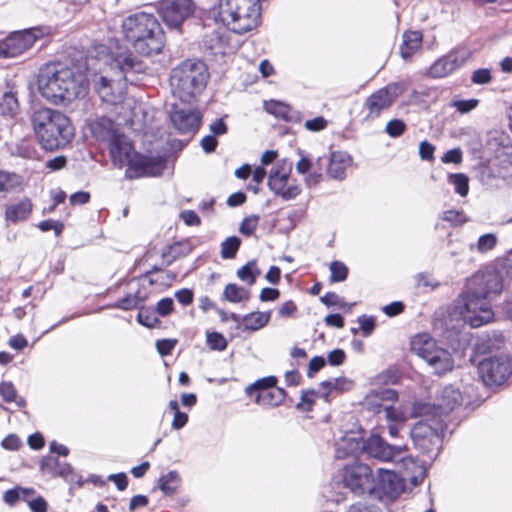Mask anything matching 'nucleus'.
Listing matches in <instances>:
<instances>
[{
    "label": "nucleus",
    "mask_w": 512,
    "mask_h": 512,
    "mask_svg": "<svg viewBox=\"0 0 512 512\" xmlns=\"http://www.w3.org/2000/svg\"><path fill=\"white\" fill-rule=\"evenodd\" d=\"M170 119L180 133L187 134L195 133L198 130L202 115L198 110L184 109L173 105L170 110Z\"/></svg>",
    "instance_id": "nucleus-20"
},
{
    "label": "nucleus",
    "mask_w": 512,
    "mask_h": 512,
    "mask_svg": "<svg viewBox=\"0 0 512 512\" xmlns=\"http://www.w3.org/2000/svg\"><path fill=\"white\" fill-rule=\"evenodd\" d=\"M479 104V100L477 99H467V100H453L450 104L451 107L456 108L458 112L461 114L469 113L474 110Z\"/></svg>",
    "instance_id": "nucleus-51"
},
{
    "label": "nucleus",
    "mask_w": 512,
    "mask_h": 512,
    "mask_svg": "<svg viewBox=\"0 0 512 512\" xmlns=\"http://www.w3.org/2000/svg\"><path fill=\"white\" fill-rule=\"evenodd\" d=\"M223 297L231 303L246 302L250 298V291L245 287L230 283L224 288Z\"/></svg>",
    "instance_id": "nucleus-36"
},
{
    "label": "nucleus",
    "mask_w": 512,
    "mask_h": 512,
    "mask_svg": "<svg viewBox=\"0 0 512 512\" xmlns=\"http://www.w3.org/2000/svg\"><path fill=\"white\" fill-rule=\"evenodd\" d=\"M491 73L489 69L483 68L475 70L472 74L471 81L474 84H487L491 81Z\"/></svg>",
    "instance_id": "nucleus-57"
},
{
    "label": "nucleus",
    "mask_w": 512,
    "mask_h": 512,
    "mask_svg": "<svg viewBox=\"0 0 512 512\" xmlns=\"http://www.w3.org/2000/svg\"><path fill=\"white\" fill-rule=\"evenodd\" d=\"M363 451L376 460L393 462L405 471L415 466V459L407 454V445H391L376 434H372L364 441Z\"/></svg>",
    "instance_id": "nucleus-10"
},
{
    "label": "nucleus",
    "mask_w": 512,
    "mask_h": 512,
    "mask_svg": "<svg viewBox=\"0 0 512 512\" xmlns=\"http://www.w3.org/2000/svg\"><path fill=\"white\" fill-rule=\"evenodd\" d=\"M343 485L355 495H362L375 489L371 468L363 463L354 462L342 470Z\"/></svg>",
    "instance_id": "nucleus-15"
},
{
    "label": "nucleus",
    "mask_w": 512,
    "mask_h": 512,
    "mask_svg": "<svg viewBox=\"0 0 512 512\" xmlns=\"http://www.w3.org/2000/svg\"><path fill=\"white\" fill-rule=\"evenodd\" d=\"M377 488L390 498L398 497L404 490V482L397 473L390 470H378Z\"/></svg>",
    "instance_id": "nucleus-24"
},
{
    "label": "nucleus",
    "mask_w": 512,
    "mask_h": 512,
    "mask_svg": "<svg viewBox=\"0 0 512 512\" xmlns=\"http://www.w3.org/2000/svg\"><path fill=\"white\" fill-rule=\"evenodd\" d=\"M469 285V290L463 296L460 314L465 323L477 328L493 320L490 300L503 291V279L500 272L487 268L477 272Z\"/></svg>",
    "instance_id": "nucleus-2"
},
{
    "label": "nucleus",
    "mask_w": 512,
    "mask_h": 512,
    "mask_svg": "<svg viewBox=\"0 0 512 512\" xmlns=\"http://www.w3.org/2000/svg\"><path fill=\"white\" fill-rule=\"evenodd\" d=\"M194 11L192 0H162L159 5L161 18L172 28H179Z\"/></svg>",
    "instance_id": "nucleus-16"
},
{
    "label": "nucleus",
    "mask_w": 512,
    "mask_h": 512,
    "mask_svg": "<svg viewBox=\"0 0 512 512\" xmlns=\"http://www.w3.org/2000/svg\"><path fill=\"white\" fill-rule=\"evenodd\" d=\"M209 79L206 64L198 59H187L174 67L170 74L173 95L190 103L204 91Z\"/></svg>",
    "instance_id": "nucleus-6"
},
{
    "label": "nucleus",
    "mask_w": 512,
    "mask_h": 512,
    "mask_svg": "<svg viewBox=\"0 0 512 512\" xmlns=\"http://www.w3.org/2000/svg\"><path fill=\"white\" fill-rule=\"evenodd\" d=\"M497 236L493 233L481 235L475 245H471L470 249H476L479 253H487L493 250L497 245Z\"/></svg>",
    "instance_id": "nucleus-39"
},
{
    "label": "nucleus",
    "mask_w": 512,
    "mask_h": 512,
    "mask_svg": "<svg viewBox=\"0 0 512 512\" xmlns=\"http://www.w3.org/2000/svg\"><path fill=\"white\" fill-rule=\"evenodd\" d=\"M435 147L428 141H422L419 145V155L422 160L433 161L434 160Z\"/></svg>",
    "instance_id": "nucleus-59"
},
{
    "label": "nucleus",
    "mask_w": 512,
    "mask_h": 512,
    "mask_svg": "<svg viewBox=\"0 0 512 512\" xmlns=\"http://www.w3.org/2000/svg\"><path fill=\"white\" fill-rule=\"evenodd\" d=\"M259 219L260 218L257 215H251L244 218L240 224L239 232L245 236L253 235L258 226Z\"/></svg>",
    "instance_id": "nucleus-49"
},
{
    "label": "nucleus",
    "mask_w": 512,
    "mask_h": 512,
    "mask_svg": "<svg viewBox=\"0 0 512 512\" xmlns=\"http://www.w3.org/2000/svg\"><path fill=\"white\" fill-rule=\"evenodd\" d=\"M18 109V100L13 93H5L0 102L2 115H13Z\"/></svg>",
    "instance_id": "nucleus-43"
},
{
    "label": "nucleus",
    "mask_w": 512,
    "mask_h": 512,
    "mask_svg": "<svg viewBox=\"0 0 512 512\" xmlns=\"http://www.w3.org/2000/svg\"><path fill=\"white\" fill-rule=\"evenodd\" d=\"M0 396L7 403L14 402L18 408L26 406L25 399L18 396L17 389L11 381H2L0 383Z\"/></svg>",
    "instance_id": "nucleus-35"
},
{
    "label": "nucleus",
    "mask_w": 512,
    "mask_h": 512,
    "mask_svg": "<svg viewBox=\"0 0 512 512\" xmlns=\"http://www.w3.org/2000/svg\"><path fill=\"white\" fill-rule=\"evenodd\" d=\"M327 120L319 116L311 120H307L304 124L305 128L309 131L318 132L327 127Z\"/></svg>",
    "instance_id": "nucleus-60"
},
{
    "label": "nucleus",
    "mask_w": 512,
    "mask_h": 512,
    "mask_svg": "<svg viewBox=\"0 0 512 512\" xmlns=\"http://www.w3.org/2000/svg\"><path fill=\"white\" fill-rule=\"evenodd\" d=\"M141 301L142 299L139 297L138 293L128 294L117 300L112 307L121 310H132L137 308Z\"/></svg>",
    "instance_id": "nucleus-44"
},
{
    "label": "nucleus",
    "mask_w": 512,
    "mask_h": 512,
    "mask_svg": "<svg viewBox=\"0 0 512 512\" xmlns=\"http://www.w3.org/2000/svg\"><path fill=\"white\" fill-rule=\"evenodd\" d=\"M441 219L454 226H460L468 221V218L462 211L447 210L441 215Z\"/></svg>",
    "instance_id": "nucleus-47"
},
{
    "label": "nucleus",
    "mask_w": 512,
    "mask_h": 512,
    "mask_svg": "<svg viewBox=\"0 0 512 512\" xmlns=\"http://www.w3.org/2000/svg\"><path fill=\"white\" fill-rule=\"evenodd\" d=\"M108 147L112 163L119 168L127 166L136 153L131 141L122 132L108 142Z\"/></svg>",
    "instance_id": "nucleus-22"
},
{
    "label": "nucleus",
    "mask_w": 512,
    "mask_h": 512,
    "mask_svg": "<svg viewBox=\"0 0 512 512\" xmlns=\"http://www.w3.org/2000/svg\"><path fill=\"white\" fill-rule=\"evenodd\" d=\"M358 322L364 336H369L375 328V319L373 317L362 315L358 318Z\"/></svg>",
    "instance_id": "nucleus-61"
},
{
    "label": "nucleus",
    "mask_w": 512,
    "mask_h": 512,
    "mask_svg": "<svg viewBox=\"0 0 512 512\" xmlns=\"http://www.w3.org/2000/svg\"><path fill=\"white\" fill-rule=\"evenodd\" d=\"M469 51L459 49L439 58L429 68L428 74L433 78L446 77L460 68L469 58Z\"/></svg>",
    "instance_id": "nucleus-19"
},
{
    "label": "nucleus",
    "mask_w": 512,
    "mask_h": 512,
    "mask_svg": "<svg viewBox=\"0 0 512 512\" xmlns=\"http://www.w3.org/2000/svg\"><path fill=\"white\" fill-rule=\"evenodd\" d=\"M291 172L292 163L281 160L270 170L268 177L270 190L286 201L295 199L302 191L297 180L290 177Z\"/></svg>",
    "instance_id": "nucleus-13"
},
{
    "label": "nucleus",
    "mask_w": 512,
    "mask_h": 512,
    "mask_svg": "<svg viewBox=\"0 0 512 512\" xmlns=\"http://www.w3.org/2000/svg\"><path fill=\"white\" fill-rule=\"evenodd\" d=\"M478 372L486 385H501L512 376V358L508 354L485 358L479 363Z\"/></svg>",
    "instance_id": "nucleus-14"
},
{
    "label": "nucleus",
    "mask_w": 512,
    "mask_h": 512,
    "mask_svg": "<svg viewBox=\"0 0 512 512\" xmlns=\"http://www.w3.org/2000/svg\"><path fill=\"white\" fill-rule=\"evenodd\" d=\"M138 322L148 328H155L159 325L160 321L154 312L146 309H141L137 315Z\"/></svg>",
    "instance_id": "nucleus-48"
},
{
    "label": "nucleus",
    "mask_w": 512,
    "mask_h": 512,
    "mask_svg": "<svg viewBox=\"0 0 512 512\" xmlns=\"http://www.w3.org/2000/svg\"><path fill=\"white\" fill-rule=\"evenodd\" d=\"M317 395L322 396V391L315 392L311 391H303L301 395V401L297 404V408L302 409L304 411H310L311 407L315 401V397Z\"/></svg>",
    "instance_id": "nucleus-53"
},
{
    "label": "nucleus",
    "mask_w": 512,
    "mask_h": 512,
    "mask_svg": "<svg viewBox=\"0 0 512 512\" xmlns=\"http://www.w3.org/2000/svg\"><path fill=\"white\" fill-rule=\"evenodd\" d=\"M164 169L165 161L163 158L135 153L127 164L125 175L129 179L155 177L162 174Z\"/></svg>",
    "instance_id": "nucleus-17"
},
{
    "label": "nucleus",
    "mask_w": 512,
    "mask_h": 512,
    "mask_svg": "<svg viewBox=\"0 0 512 512\" xmlns=\"http://www.w3.org/2000/svg\"><path fill=\"white\" fill-rule=\"evenodd\" d=\"M353 383L352 381L346 379V378H333L328 381H323L321 383V389H322V397L325 400H328V396L333 392H344L348 391L352 388Z\"/></svg>",
    "instance_id": "nucleus-34"
},
{
    "label": "nucleus",
    "mask_w": 512,
    "mask_h": 512,
    "mask_svg": "<svg viewBox=\"0 0 512 512\" xmlns=\"http://www.w3.org/2000/svg\"><path fill=\"white\" fill-rule=\"evenodd\" d=\"M364 441L354 433H346L335 442V456L343 459L348 456H355L363 451Z\"/></svg>",
    "instance_id": "nucleus-25"
},
{
    "label": "nucleus",
    "mask_w": 512,
    "mask_h": 512,
    "mask_svg": "<svg viewBox=\"0 0 512 512\" xmlns=\"http://www.w3.org/2000/svg\"><path fill=\"white\" fill-rule=\"evenodd\" d=\"M174 307V302L172 298L166 297L162 298L160 301H158L156 305V311L159 315L165 317L168 316L172 311Z\"/></svg>",
    "instance_id": "nucleus-56"
},
{
    "label": "nucleus",
    "mask_w": 512,
    "mask_h": 512,
    "mask_svg": "<svg viewBox=\"0 0 512 512\" xmlns=\"http://www.w3.org/2000/svg\"><path fill=\"white\" fill-rule=\"evenodd\" d=\"M254 401L256 404L264 407H276L282 404L286 398V391L283 388L276 387L272 390L264 389L255 394Z\"/></svg>",
    "instance_id": "nucleus-29"
},
{
    "label": "nucleus",
    "mask_w": 512,
    "mask_h": 512,
    "mask_svg": "<svg viewBox=\"0 0 512 512\" xmlns=\"http://www.w3.org/2000/svg\"><path fill=\"white\" fill-rule=\"evenodd\" d=\"M411 350L423 359L437 375L450 372L454 367L451 352L439 346L437 341L428 333L415 335L411 340Z\"/></svg>",
    "instance_id": "nucleus-8"
},
{
    "label": "nucleus",
    "mask_w": 512,
    "mask_h": 512,
    "mask_svg": "<svg viewBox=\"0 0 512 512\" xmlns=\"http://www.w3.org/2000/svg\"><path fill=\"white\" fill-rule=\"evenodd\" d=\"M32 211V204L28 199L19 201L18 203L11 204L6 208L7 220L16 223L28 218Z\"/></svg>",
    "instance_id": "nucleus-31"
},
{
    "label": "nucleus",
    "mask_w": 512,
    "mask_h": 512,
    "mask_svg": "<svg viewBox=\"0 0 512 512\" xmlns=\"http://www.w3.org/2000/svg\"><path fill=\"white\" fill-rule=\"evenodd\" d=\"M181 484V477L175 470L162 475L158 480V488L166 496H173L176 494Z\"/></svg>",
    "instance_id": "nucleus-32"
},
{
    "label": "nucleus",
    "mask_w": 512,
    "mask_h": 512,
    "mask_svg": "<svg viewBox=\"0 0 512 512\" xmlns=\"http://www.w3.org/2000/svg\"><path fill=\"white\" fill-rule=\"evenodd\" d=\"M177 341L174 339H162L157 340L156 348L161 356H167L171 354L172 350L176 346Z\"/></svg>",
    "instance_id": "nucleus-55"
},
{
    "label": "nucleus",
    "mask_w": 512,
    "mask_h": 512,
    "mask_svg": "<svg viewBox=\"0 0 512 512\" xmlns=\"http://www.w3.org/2000/svg\"><path fill=\"white\" fill-rule=\"evenodd\" d=\"M423 35L420 31H406L402 35L400 55L404 60L411 58L422 46Z\"/></svg>",
    "instance_id": "nucleus-28"
},
{
    "label": "nucleus",
    "mask_w": 512,
    "mask_h": 512,
    "mask_svg": "<svg viewBox=\"0 0 512 512\" xmlns=\"http://www.w3.org/2000/svg\"><path fill=\"white\" fill-rule=\"evenodd\" d=\"M271 317L270 312H252L242 317L244 330L257 331L265 327Z\"/></svg>",
    "instance_id": "nucleus-33"
},
{
    "label": "nucleus",
    "mask_w": 512,
    "mask_h": 512,
    "mask_svg": "<svg viewBox=\"0 0 512 512\" xmlns=\"http://www.w3.org/2000/svg\"><path fill=\"white\" fill-rule=\"evenodd\" d=\"M40 469L52 476L68 477L73 473V468L67 462H60L57 458L46 456L40 461Z\"/></svg>",
    "instance_id": "nucleus-30"
},
{
    "label": "nucleus",
    "mask_w": 512,
    "mask_h": 512,
    "mask_svg": "<svg viewBox=\"0 0 512 512\" xmlns=\"http://www.w3.org/2000/svg\"><path fill=\"white\" fill-rule=\"evenodd\" d=\"M207 344L213 350L223 351L227 347V341L225 337L217 332L207 334Z\"/></svg>",
    "instance_id": "nucleus-50"
},
{
    "label": "nucleus",
    "mask_w": 512,
    "mask_h": 512,
    "mask_svg": "<svg viewBox=\"0 0 512 512\" xmlns=\"http://www.w3.org/2000/svg\"><path fill=\"white\" fill-rule=\"evenodd\" d=\"M31 124L39 144L48 151L65 147L74 137L70 119L58 110H35L31 115Z\"/></svg>",
    "instance_id": "nucleus-5"
},
{
    "label": "nucleus",
    "mask_w": 512,
    "mask_h": 512,
    "mask_svg": "<svg viewBox=\"0 0 512 512\" xmlns=\"http://www.w3.org/2000/svg\"><path fill=\"white\" fill-rule=\"evenodd\" d=\"M38 90L43 98L53 104L71 102L86 95L87 76L74 67L49 63L40 70Z\"/></svg>",
    "instance_id": "nucleus-3"
},
{
    "label": "nucleus",
    "mask_w": 512,
    "mask_h": 512,
    "mask_svg": "<svg viewBox=\"0 0 512 512\" xmlns=\"http://www.w3.org/2000/svg\"><path fill=\"white\" fill-rule=\"evenodd\" d=\"M448 182L454 186L455 192L461 197L467 196L469 192V179L465 174H449Z\"/></svg>",
    "instance_id": "nucleus-40"
},
{
    "label": "nucleus",
    "mask_w": 512,
    "mask_h": 512,
    "mask_svg": "<svg viewBox=\"0 0 512 512\" xmlns=\"http://www.w3.org/2000/svg\"><path fill=\"white\" fill-rule=\"evenodd\" d=\"M420 418L421 420L411 429L410 437L415 448L432 459L440 451L444 420L437 417H430L428 420Z\"/></svg>",
    "instance_id": "nucleus-9"
},
{
    "label": "nucleus",
    "mask_w": 512,
    "mask_h": 512,
    "mask_svg": "<svg viewBox=\"0 0 512 512\" xmlns=\"http://www.w3.org/2000/svg\"><path fill=\"white\" fill-rule=\"evenodd\" d=\"M27 503L32 512H47V502L41 496L30 499Z\"/></svg>",
    "instance_id": "nucleus-63"
},
{
    "label": "nucleus",
    "mask_w": 512,
    "mask_h": 512,
    "mask_svg": "<svg viewBox=\"0 0 512 512\" xmlns=\"http://www.w3.org/2000/svg\"><path fill=\"white\" fill-rule=\"evenodd\" d=\"M144 63L126 48L112 51L103 74L94 79V88L101 100L109 105L121 104L126 96L127 83L133 84L135 74L143 73Z\"/></svg>",
    "instance_id": "nucleus-1"
},
{
    "label": "nucleus",
    "mask_w": 512,
    "mask_h": 512,
    "mask_svg": "<svg viewBox=\"0 0 512 512\" xmlns=\"http://www.w3.org/2000/svg\"><path fill=\"white\" fill-rule=\"evenodd\" d=\"M38 228L43 232L54 230L55 234L59 236L62 233L64 226L59 221L44 220L38 224Z\"/></svg>",
    "instance_id": "nucleus-58"
},
{
    "label": "nucleus",
    "mask_w": 512,
    "mask_h": 512,
    "mask_svg": "<svg viewBox=\"0 0 512 512\" xmlns=\"http://www.w3.org/2000/svg\"><path fill=\"white\" fill-rule=\"evenodd\" d=\"M321 302L327 307L336 306L340 309L349 311L351 310L353 304H349L344 301L342 297L334 292H327L325 295L321 297Z\"/></svg>",
    "instance_id": "nucleus-42"
},
{
    "label": "nucleus",
    "mask_w": 512,
    "mask_h": 512,
    "mask_svg": "<svg viewBox=\"0 0 512 512\" xmlns=\"http://www.w3.org/2000/svg\"><path fill=\"white\" fill-rule=\"evenodd\" d=\"M352 164V157L343 151L332 152L327 167L328 175L335 180H343L346 177V169Z\"/></svg>",
    "instance_id": "nucleus-26"
},
{
    "label": "nucleus",
    "mask_w": 512,
    "mask_h": 512,
    "mask_svg": "<svg viewBox=\"0 0 512 512\" xmlns=\"http://www.w3.org/2000/svg\"><path fill=\"white\" fill-rule=\"evenodd\" d=\"M219 16L234 33H246L256 28L260 22V2L258 0H219Z\"/></svg>",
    "instance_id": "nucleus-7"
},
{
    "label": "nucleus",
    "mask_w": 512,
    "mask_h": 512,
    "mask_svg": "<svg viewBox=\"0 0 512 512\" xmlns=\"http://www.w3.org/2000/svg\"><path fill=\"white\" fill-rule=\"evenodd\" d=\"M398 398V393L394 389L379 388L371 391L364 398V406L367 410L373 413L384 412V406H388L387 402H395Z\"/></svg>",
    "instance_id": "nucleus-23"
},
{
    "label": "nucleus",
    "mask_w": 512,
    "mask_h": 512,
    "mask_svg": "<svg viewBox=\"0 0 512 512\" xmlns=\"http://www.w3.org/2000/svg\"><path fill=\"white\" fill-rule=\"evenodd\" d=\"M48 33V28L45 27H32L10 33L0 40V58H14L21 55Z\"/></svg>",
    "instance_id": "nucleus-12"
},
{
    "label": "nucleus",
    "mask_w": 512,
    "mask_h": 512,
    "mask_svg": "<svg viewBox=\"0 0 512 512\" xmlns=\"http://www.w3.org/2000/svg\"><path fill=\"white\" fill-rule=\"evenodd\" d=\"M406 130V124L400 119H393L386 125L385 132L393 138L401 136Z\"/></svg>",
    "instance_id": "nucleus-52"
},
{
    "label": "nucleus",
    "mask_w": 512,
    "mask_h": 512,
    "mask_svg": "<svg viewBox=\"0 0 512 512\" xmlns=\"http://www.w3.org/2000/svg\"><path fill=\"white\" fill-rule=\"evenodd\" d=\"M180 218L187 226H198L201 223L199 216L193 210L182 211Z\"/></svg>",
    "instance_id": "nucleus-64"
},
{
    "label": "nucleus",
    "mask_w": 512,
    "mask_h": 512,
    "mask_svg": "<svg viewBox=\"0 0 512 512\" xmlns=\"http://www.w3.org/2000/svg\"><path fill=\"white\" fill-rule=\"evenodd\" d=\"M462 395L458 388L453 385H446L441 388L435 397L434 403L417 401L414 403L411 416L414 418L437 417L444 420V417L460 406Z\"/></svg>",
    "instance_id": "nucleus-11"
},
{
    "label": "nucleus",
    "mask_w": 512,
    "mask_h": 512,
    "mask_svg": "<svg viewBox=\"0 0 512 512\" xmlns=\"http://www.w3.org/2000/svg\"><path fill=\"white\" fill-rule=\"evenodd\" d=\"M384 414L387 423H406L408 419L402 409L395 408L391 404L384 406Z\"/></svg>",
    "instance_id": "nucleus-45"
},
{
    "label": "nucleus",
    "mask_w": 512,
    "mask_h": 512,
    "mask_svg": "<svg viewBox=\"0 0 512 512\" xmlns=\"http://www.w3.org/2000/svg\"><path fill=\"white\" fill-rule=\"evenodd\" d=\"M260 273L256 261L252 260L238 269L237 276L240 280L247 282L249 285H253Z\"/></svg>",
    "instance_id": "nucleus-38"
},
{
    "label": "nucleus",
    "mask_w": 512,
    "mask_h": 512,
    "mask_svg": "<svg viewBox=\"0 0 512 512\" xmlns=\"http://www.w3.org/2000/svg\"><path fill=\"white\" fill-rule=\"evenodd\" d=\"M266 110L277 117H285L288 112V107L283 103L272 101L266 104Z\"/></svg>",
    "instance_id": "nucleus-62"
},
{
    "label": "nucleus",
    "mask_w": 512,
    "mask_h": 512,
    "mask_svg": "<svg viewBox=\"0 0 512 512\" xmlns=\"http://www.w3.org/2000/svg\"><path fill=\"white\" fill-rule=\"evenodd\" d=\"M415 282L418 287L435 288L439 285L437 281L428 273H418L415 276Z\"/></svg>",
    "instance_id": "nucleus-54"
},
{
    "label": "nucleus",
    "mask_w": 512,
    "mask_h": 512,
    "mask_svg": "<svg viewBox=\"0 0 512 512\" xmlns=\"http://www.w3.org/2000/svg\"><path fill=\"white\" fill-rule=\"evenodd\" d=\"M276 383L277 378L275 376L264 377L248 385L245 388V393L247 396L253 397L255 394H258L259 391H262L264 389L272 390L276 388Z\"/></svg>",
    "instance_id": "nucleus-37"
},
{
    "label": "nucleus",
    "mask_w": 512,
    "mask_h": 512,
    "mask_svg": "<svg viewBox=\"0 0 512 512\" xmlns=\"http://www.w3.org/2000/svg\"><path fill=\"white\" fill-rule=\"evenodd\" d=\"M297 153L299 155V160L295 165L296 171L301 175H305V184L308 187L319 184L323 179V158L318 157L315 161H313L303 150L298 149Z\"/></svg>",
    "instance_id": "nucleus-21"
},
{
    "label": "nucleus",
    "mask_w": 512,
    "mask_h": 512,
    "mask_svg": "<svg viewBox=\"0 0 512 512\" xmlns=\"http://www.w3.org/2000/svg\"><path fill=\"white\" fill-rule=\"evenodd\" d=\"M241 241L236 236H231L226 238L221 243V257L223 259H232L236 256L237 251L239 250Z\"/></svg>",
    "instance_id": "nucleus-41"
},
{
    "label": "nucleus",
    "mask_w": 512,
    "mask_h": 512,
    "mask_svg": "<svg viewBox=\"0 0 512 512\" xmlns=\"http://www.w3.org/2000/svg\"><path fill=\"white\" fill-rule=\"evenodd\" d=\"M93 136L105 142H110L120 132L117 125L108 117H101L91 124Z\"/></svg>",
    "instance_id": "nucleus-27"
},
{
    "label": "nucleus",
    "mask_w": 512,
    "mask_h": 512,
    "mask_svg": "<svg viewBox=\"0 0 512 512\" xmlns=\"http://www.w3.org/2000/svg\"><path fill=\"white\" fill-rule=\"evenodd\" d=\"M399 95L398 84L388 85L371 94L365 101L364 107L368 113L367 119H376L381 112L387 110Z\"/></svg>",
    "instance_id": "nucleus-18"
},
{
    "label": "nucleus",
    "mask_w": 512,
    "mask_h": 512,
    "mask_svg": "<svg viewBox=\"0 0 512 512\" xmlns=\"http://www.w3.org/2000/svg\"><path fill=\"white\" fill-rule=\"evenodd\" d=\"M122 32L139 54H158L164 47V33L153 14L139 12L126 17L122 22Z\"/></svg>",
    "instance_id": "nucleus-4"
},
{
    "label": "nucleus",
    "mask_w": 512,
    "mask_h": 512,
    "mask_svg": "<svg viewBox=\"0 0 512 512\" xmlns=\"http://www.w3.org/2000/svg\"><path fill=\"white\" fill-rule=\"evenodd\" d=\"M330 281L331 282H342L348 276V268L341 261H333L330 264Z\"/></svg>",
    "instance_id": "nucleus-46"
}]
</instances>
